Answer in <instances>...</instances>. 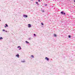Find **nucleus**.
Segmentation results:
<instances>
[{"label": "nucleus", "mask_w": 75, "mask_h": 75, "mask_svg": "<svg viewBox=\"0 0 75 75\" xmlns=\"http://www.w3.org/2000/svg\"><path fill=\"white\" fill-rule=\"evenodd\" d=\"M28 25L29 26L28 27H31V25L30 24H28Z\"/></svg>", "instance_id": "4"}, {"label": "nucleus", "mask_w": 75, "mask_h": 75, "mask_svg": "<svg viewBox=\"0 0 75 75\" xmlns=\"http://www.w3.org/2000/svg\"><path fill=\"white\" fill-rule=\"evenodd\" d=\"M22 62H25V61H22Z\"/></svg>", "instance_id": "14"}, {"label": "nucleus", "mask_w": 75, "mask_h": 75, "mask_svg": "<svg viewBox=\"0 0 75 75\" xmlns=\"http://www.w3.org/2000/svg\"><path fill=\"white\" fill-rule=\"evenodd\" d=\"M36 3L38 4V2H36Z\"/></svg>", "instance_id": "20"}, {"label": "nucleus", "mask_w": 75, "mask_h": 75, "mask_svg": "<svg viewBox=\"0 0 75 75\" xmlns=\"http://www.w3.org/2000/svg\"><path fill=\"white\" fill-rule=\"evenodd\" d=\"M23 16L24 17H28V16H27V15H23Z\"/></svg>", "instance_id": "2"}, {"label": "nucleus", "mask_w": 75, "mask_h": 75, "mask_svg": "<svg viewBox=\"0 0 75 75\" xmlns=\"http://www.w3.org/2000/svg\"><path fill=\"white\" fill-rule=\"evenodd\" d=\"M26 43H27V44H29V42H28L27 41H26Z\"/></svg>", "instance_id": "7"}, {"label": "nucleus", "mask_w": 75, "mask_h": 75, "mask_svg": "<svg viewBox=\"0 0 75 75\" xmlns=\"http://www.w3.org/2000/svg\"><path fill=\"white\" fill-rule=\"evenodd\" d=\"M31 57H32V58H34V56H33V55H32L31 56Z\"/></svg>", "instance_id": "8"}, {"label": "nucleus", "mask_w": 75, "mask_h": 75, "mask_svg": "<svg viewBox=\"0 0 75 75\" xmlns=\"http://www.w3.org/2000/svg\"><path fill=\"white\" fill-rule=\"evenodd\" d=\"M38 1H39V2H40V0H38Z\"/></svg>", "instance_id": "17"}, {"label": "nucleus", "mask_w": 75, "mask_h": 75, "mask_svg": "<svg viewBox=\"0 0 75 75\" xmlns=\"http://www.w3.org/2000/svg\"><path fill=\"white\" fill-rule=\"evenodd\" d=\"M16 56L18 58V57H19V54H17V55H16Z\"/></svg>", "instance_id": "5"}, {"label": "nucleus", "mask_w": 75, "mask_h": 75, "mask_svg": "<svg viewBox=\"0 0 75 75\" xmlns=\"http://www.w3.org/2000/svg\"><path fill=\"white\" fill-rule=\"evenodd\" d=\"M41 24H42V25H44V24H43V23H41Z\"/></svg>", "instance_id": "12"}, {"label": "nucleus", "mask_w": 75, "mask_h": 75, "mask_svg": "<svg viewBox=\"0 0 75 75\" xmlns=\"http://www.w3.org/2000/svg\"><path fill=\"white\" fill-rule=\"evenodd\" d=\"M54 35L55 37H57V35L55 34Z\"/></svg>", "instance_id": "10"}, {"label": "nucleus", "mask_w": 75, "mask_h": 75, "mask_svg": "<svg viewBox=\"0 0 75 75\" xmlns=\"http://www.w3.org/2000/svg\"><path fill=\"white\" fill-rule=\"evenodd\" d=\"M68 37H69V38H71V36L70 35H69Z\"/></svg>", "instance_id": "13"}, {"label": "nucleus", "mask_w": 75, "mask_h": 75, "mask_svg": "<svg viewBox=\"0 0 75 75\" xmlns=\"http://www.w3.org/2000/svg\"><path fill=\"white\" fill-rule=\"evenodd\" d=\"M18 48H20L19 50H21V47H20V46H18Z\"/></svg>", "instance_id": "6"}, {"label": "nucleus", "mask_w": 75, "mask_h": 75, "mask_svg": "<svg viewBox=\"0 0 75 75\" xmlns=\"http://www.w3.org/2000/svg\"><path fill=\"white\" fill-rule=\"evenodd\" d=\"M34 36H35V34H34Z\"/></svg>", "instance_id": "15"}, {"label": "nucleus", "mask_w": 75, "mask_h": 75, "mask_svg": "<svg viewBox=\"0 0 75 75\" xmlns=\"http://www.w3.org/2000/svg\"><path fill=\"white\" fill-rule=\"evenodd\" d=\"M45 59H47V61H49V59L48 58H47V57H46L45 58Z\"/></svg>", "instance_id": "3"}, {"label": "nucleus", "mask_w": 75, "mask_h": 75, "mask_svg": "<svg viewBox=\"0 0 75 75\" xmlns=\"http://www.w3.org/2000/svg\"><path fill=\"white\" fill-rule=\"evenodd\" d=\"M3 38L2 37L0 38V40H2V39H3Z\"/></svg>", "instance_id": "9"}, {"label": "nucleus", "mask_w": 75, "mask_h": 75, "mask_svg": "<svg viewBox=\"0 0 75 75\" xmlns=\"http://www.w3.org/2000/svg\"><path fill=\"white\" fill-rule=\"evenodd\" d=\"M0 21H1V20H0Z\"/></svg>", "instance_id": "22"}, {"label": "nucleus", "mask_w": 75, "mask_h": 75, "mask_svg": "<svg viewBox=\"0 0 75 75\" xmlns=\"http://www.w3.org/2000/svg\"><path fill=\"white\" fill-rule=\"evenodd\" d=\"M42 12H44V11H42Z\"/></svg>", "instance_id": "18"}, {"label": "nucleus", "mask_w": 75, "mask_h": 75, "mask_svg": "<svg viewBox=\"0 0 75 75\" xmlns=\"http://www.w3.org/2000/svg\"><path fill=\"white\" fill-rule=\"evenodd\" d=\"M5 28H6V26H5Z\"/></svg>", "instance_id": "19"}, {"label": "nucleus", "mask_w": 75, "mask_h": 75, "mask_svg": "<svg viewBox=\"0 0 75 75\" xmlns=\"http://www.w3.org/2000/svg\"><path fill=\"white\" fill-rule=\"evenodd\" d=\"M3 31H5V30H3Z\"/></svg>", "instance_id": "16"}, {"label": "nucleus", "mask_w": 75, "mask_h": 75, "mask_svg": "<svg viewBox=\"0 0 75 75\" xmlns=\"http://www.w3.org/2000/svg\"><path fill=\"white\" fill-rule=\"evenodd\" d=\"M74 2H75V0H74Z\"/></svg>", "instance_id": "21"}, {"label": "nucleus", "mask_w": 75, "mask_h": 75, "mask_svg": "<svg viewBox=\"0 0 75 75\" xmlns=\"http://www.w3.org/2000/svg\"><path fill=\"white\" fill-rule=\"evenodd\" d=\"M61 13H62V14H64V15H65V13H64V11L61 12Z\"/></svg>", "instance_id": "1"}, {"label": "nucleus", "mask_w": 75, "mask_h": 75, "mask_svg": "<svg viewBox=\"0 0 75 75\" xmlns=\"http://www.w3.org/2000/svg\"><path fill=\"white\" fill-rule=\"evenodd\" d=\"M5 25L6 27H8V25L7 24H5Z\"/></svg>", "instance_id": "11"}]
</instances>
